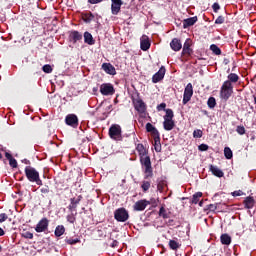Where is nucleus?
<instances>
[{
  "mask_svg": "<svg viewBox=\"0 0 256 256\" xmlns=\"http://www.w3.org/2000/svg\"><path fill=\"white\" fill-rule=\"evenodd\" d=\"M111 1H112V4H111L112 15H119L121 11V5H123V1L122 0H111Z\"/></svg>",
  "mask_w": 256,
  "mask_h": 256,
  "instance_id": "obj_14",
  "label": "nucleus"
},
{
  "mask_svg": "<svg viewBox=\"0 0 256 256\" xmlns=\"http://www.w3.org/2000/svg\"><path fill=\"white\" fill-rule=\"evenodd\" d=\"M193 137L194 139H201L203 137V131L201 129L194 130Z\"/></svg>",
  "mask_w": 256,
  "mask_h": 256,
  "instance_id": "obj_42",
  "label": "nucleus"
},
{
  "mask_svg": "<svg viewBox=\"0 0 256 256\" xmlns=\"http://www.w3.org/2000/svg\"><path fill=\"white\" fill-rule=\"evenodd\" d=\"M165 77V68L162 66L159 71L153 75L152 81L153 83H159Z\"/></svg>",
  "mask_w": 256,
  "mask_h": 256,
  "instance_id": "obj_18",
  "label": "nucleus"
},
{
  "mask_svg": "<svg viewBox=\"0 0 256 256\" xmlns=\"http://www.w3.org/2000/svg\"><path fill=\"white\" fill-rule=\"evenodd\" d=\"M114 219L118 221V223H125V221L129 220V211L124 207L116 209L114 211Z\"/></svg>",
  "mask_w": 256,
  "mask_h": 256,
  "instance_id": "obj_5",
  "label": "nucleus"
},
{
  "mask_svg": "<svg viewBox=\"0 0 256 256\" xmlns=\"http://www.w3.org/2000/svg\"><path fill=\"white\" fill-rule=\"evenodd\" d=\"M132 103L135 111H137L141 117H145V115H147V104H145L141 97L138 96L132 99Z\"/></svg>",
  "mask_w": 256,
  "mask_h": 256,
  "instance_id": "obj_3",
  "label": "nucleus"
},
{
  "mask_svg": "<svg viewBox=\"0 0 256 256\" xmlns=\"http://www.w3.org/2000/svg\"><path fill=\"white\" fill-rule=\"evenodd\" d=\"M50 192H51V190L49 189L48 185H46L45 187H42L40 189V193H42L43 197H47V195H49Z\"/></svg>",
  "mask_w": 256,
  "mask_h": 256,
  "instance_id": "obj_41",
  "label": "nucleus"
},
{
  "mask_svg": "<svg viewBox=\"0 0 256 256\" xmlns=\"http://www.w3.org/2000/svg\"><path fill=\"white\" fill-rule=\"evenodd\" d=\"M196 23H197V16L187 18L183 21V27H184V29H187V27H191Z\"/></svg>",
  "mask_w": 256,
  "mask_h": 256,
  "instance_id": "obj_25",
  "label": "nucleus"
},
{
  "mask_svg": "<svg viewBox=\"0 0 256 256\" xmlns=\"http://www.w3.org/2000/svg\"><path fill=\"white\" fill-rule=\"evenodd\" d=\"M108 135L110 139L114 141H122L123 135L121 134V129H109Z\"/></svg>",
  "mask_w": 256,
  "mask_h": 256,
  "instance_id": "obj_13",
  "label": "nucleus"
},
{
  "mask_svg": "<svg viewBox=\"0 0 256 256\" xmlns=\"http://www.w3.org/2000/svg\"><path fill=\"white\" fill-rule=\"evenodd\" d=\"M201 197H203V193L202 192H196L192 197V203L194 205H197V203H199V199H201Z\"/></svg>",
  "mask_w": 256,
  "mask_h": 256,
  "instance_id": "obj_32",
  "label": "nucleus"
},
{
  "mask_svg": "<svg viewBox=\"0 0 256 256\" xmlns=\"http://www.w3.org/2000/svg\"><path fill=\"white\" fill-rule=\"evenodd\" d=\"M111 247L115 248V247H119V241L117 240H113Z\"/></svg>",
  "mask_w": 256,
  "mask_h": 256,
  "instance_id": "obj_56",
  "label": "nucleus"
},
{
  "mask_svg": "<svg viewBox=\"0 0 256 256\" xmlns=\"http://www.w3.org/2000/svg\"><path fill=\"white\" fill-rule=\"evenodd\" d=\"M165 107H167V104L161 103L157 106V111H165Z\"/></svg>",
  "mask_w": 256,
  "mask_h": 256,
  "instance_id": "obj_52",
  "label": "nucleus"
},
{
  "mask_svg": "<svg viewBox=\"0 0 256 256\" xmlns=\"http://www.w3.org/2000/svg\"><path fill=\"white\" fill-rule=\"evenodd\" d=\"M23 237H24V239H33V233H31V232H25L24 234H23Z\"/></svg>",
  "mask_w": 256,
  "mask_h": 256,
  "instance_id": "obj_50",
  "label": "nucleus"
},
{
  "mask_svg": "<svg viewBox=\"0 0 256 256\" xmlns=\"http://www.w3.org/2000/svg\"><path fill=\"white\" fill-rule=\"evenodd\" d=\"M241 195H243V191H241V190H236V191L232 192L233 197H241Z\"/></svg>",
  "mask_w": 256,
  "mask_h": 256,
  "instance_id": "obj_51",
  "label": "nucleus"
},
{
  "mask_svg": "<svg viewBox=\"0 0 256 256\" xmlns=\"http://www.w3.org/2000/svg\"><path fill=\"white\" fill-rule=\"evenodd\" d=\"M70 41H73V43H77V41H81L83 39V35L79 33V31H71L69 35Z\"/></svg>",
  "mask_w": 256,
  "mask_h": 256,
  "instance_id": "obj_20",
  "label": "nucleus"
},
{
  "mask_svg": "<svg viewBox=\"0 0 256 256\" xmlns=\"http://www.w3.org/2000/svg\"><path fill=\"white\" fill-rule=\"evenodd\" d=\"M183 55H191L193 53V50H191V40L187 39L183 46Z\"/></svg>",
  "mask_w": 256,
  "mask_h": 256,
  "instance_id": "obj_23",
  "label": "nucleus"
},
{
  "mask_svg": "<svg viewBox=\"0 0 256 256\" xmlns=\"http://www.w3.org/2000/svg\"><path fill=\"white\" fill-rule=\"evenodd\" d=\"M142 191L144 193H147V190L151 188V182L149 181H143L141 185Z\"/></svg>",
  "mask_w": 256,
  "mask_h": 256,
  "instance_id": "obj_39",
  "label": "nucleus"
},
{
  "mask_svg": "<svg viewBox=\"0 0 256 256\" xmlns=\"http://www.w3.org/2000/svg\"><path fill=\"white\" fill-rule=\"evenodd\" d=\"M65 234V226L58 225L54 231L55 237H61V235Z\"/></svg>",
  "mask_w": 256,
  "mask_h": 256,
  "instance_id": "obj_29",
  "label": "nucleus"
},
{
  "mask_svg": "<svg viewBox=\"0 0 256 256\" xmlns=\"http://www.w3.org/2000/svg\"><path fill=\"white\" fill-rule=\"evenodd\" d=\"M138 127L142 128L145 127V129H153V125L147 121H145V118H140L138 120Z\"/></svg>",
  "mask_w": 256,
  "mask_h": 256,
  "instance_id": "obj_26",
  "label": "nucleus"
},
{
  "mask_svg": "<svg viewBox=\"0 0 256 256\" xmlns=\"http://www.w3.org/2000/svg\"><path fill=\"white\" fill-rule=\"evenodd\" d=\"M65 243H67V245H77V243H81V240L79 238H66Z\"/></svg>",
  "mask_w": 256,
  "mask_h": 256,
  "instance_id": "obj_34",
  "label": "nucleus"
},
{
  "mask_svg": "<svg viewBox=\"0 0 256 256\" xmlns=\"http://www.w3.org/2000/svg\"><path fill=\"white\" fill-rule=\"evenodd\" d=\"M191 97H193V84L188 83L184 89L183 104L187 105L191 101Z\"/></svg>",
  "mask_w": 256,
  "mask_h": 256,
  "instance_id": "obj_9",
  "label": "nucleus"
},
{
  "mask_svg": "<svg viewBox=\"0 0 256 256\" xmlns=\"http://www.w3.org/2000/svg\"><path fill=\"white\" fill-rule=\"evenodd\" d=\"M209 169L212 173V175H214L215 177H224L225 173L223 172V170L219 169L217 166H214L213 164H211L209 166Z\"/></svg>",
  "mask_w": 256,
  "mask_h": 256,
  "instance_id": "obj_19",
  "label": "nucleus"
},
{
  "mask_svg": "<svg viewBox=\"0 0 256 256\" xmlns=\"http://www.w3.org/2000/svg\"><path fill=\"white\" fill-rule=\"evenodd\" d=\"M100 93L102 95H114L115 94V88L113 87V84L111 83H104L100 86Z\"/></svg>",
  "mask_w": 256,
  "mask_h": 256,
  "instance_id": "obj_11",
  "label": "nucleus"
},
{
  "mask_svg": "<svg viewBox=\"0 0 256 256\" xmlns=\"http://www.w3.org/2000/svg\"><path fill=\"white\" fill-rule=\"evenodd\" d=\"M24 172L26 178L28 179V181H30V183H36V185H43V180H41V178L39 177V172L35 168L31 166H26Z\"/></svg>",
  "mask_w": 256,
  "mask_h": 256,
  "instance_id": "obj_2",
  "label": "nucleus"
},
{
  "mask_svg": "<svg viewBox=\"0 0 256 256\" xmlns=\"http://www.w3.org/2000/svg\"><path fill=\"white\" fill-rule=\"evenodd\" d=\"M170 47L173 51H181L183 45L181 44V40L174 38L170 43Z\"/></svg>",
  "mask_w": 256,
  "mask_h": 256,
  "instance_id": "obj_22",
  "label": "nucleus"
},
{
  "mask_svg": "<svg viewBox=\"0 0 256 256\" xmlns=\"http://www.w3.org/2000/svg\"><path fill=\"white\" fill-rule=\"evenodd\" d=\"M83 196L79 195L77 198H71L68 206L69 211H77V205L81 203Z\"/></svg>",
  "mask_w": 256,
  "mask_h": 256,
  "instance_id": "obj_16",
  "label": "nucleus"
},
{
  "mask_svg": "<svg viewBox=\"0 0 256 256\" xmlns=\"http://www.w3.org/2000/svg\"><path fill=\"white\" fill-rule=\"evenodd\" d=\"M199 207H203V201L199 202Z\"/></svg>",
  "mask_w": 256,
  "mask_h": 256,
  "instance_id": "obj_61",
  "label": "nucleus"
},
{
  "mask_svg": "<svg viewBox=\"0 0 256 256\" xmlns=\"http://www.w3.org/2000/svg\"><path fill=\"white\" fill-rule=\"evenodd\" d=\"M148 133H152L154 137V149L156 153H161V137H159V130L157 129H147Z\"/></svg>",
  "mask_w": 256,
  "mask_h": 256,
  "instance_id": "obj_8",
  "label": "nucleus"
},
{
  "mask_svg": "<svg viewBox=\"0 0 256 256\" xmlns=\"http://www.w3.org/2000/svg\"><path fill=\"white\" fill-rule=\"evenodd\" d=\"M158 215L163 219H169V214H167V210L163 206L160 208Z\"/></svg>",
  "mask_w": 256,
  "mask_h": 256,
  "instance_id": "obj_36",
  "label": "nucleus"
},
{
  "mask_svg": "<svg viewBox=\"0 0 256 256\" xmlns=\"http://www.w3.org/2000/svg\"><path fill=\"white\" fill-rule=\"evenodd\" d=\"M245 209H253L255 207V199L252 196H248L244 199Z\"/></svg>",
  "mask_w": 256,
  "mask_h": 256,
  "instance_id": "obj_21",
  "label": "nucleus"
},
{
  "mask_svg": "<svg viewBox=\"0 0 256 256\" xmlns=\"http://www.w3.org/2000/svg\"><path fill=\"white\" fill-rule=\"evenodd\" d=\"M84 43H87V45H95V40L93 39V35H91V33H84Z\"/></svg>",
  "mask_w": 256,
  "mask_h": 256,
  "instance_id": "obj_27",
  "label": "nucleus"
},
{
  "mask_svg": "<svg viewBox=\"0 0 256 256\" xmlns=\"http://www.w3.org/2000/svg\"><path fill=\"white\" fill-rule=\"evenodd\" d=\"M42 71L44 73H53V67H51L49 64H46L42 67Z\"/></svg>",
  "mask_w": 256,
  "mask_h": 256,
  "instance_id": "obj_45",
  "label": "nucleus"
},
{
  "mask_svg": "<svg viewBox=\"0 0 256 256\" xmlns=\"http://www.w3.org/2000/svg\"><path fill=\"white\" fill-rule=\"evenodd\" d=\"M9 165L12 167V169H17V160L15 158H12L9 160Z\"/></svg>",
  "mask_w": 256,
  "mask_h": 256,
  "instance_id": "obj_46",
  "label": "nucleus"
},
{
  "mask_svg": "<svg viewBox=\"0 0 256 256\" xmlns=\"http://www.w3.org/2000/svg\"><path fill=\"white\" fill-rule=\"evenodd\" d=\"M216 25H223V23H225V18L223 16H219L216 20H215Z\"/></svg>",
  "mask_w": 256,
  "mask_h": 256,
  "instance_id": "obj_47",
  "label": "nucleus"
},
{
  "mask_svg": "<svg viewBox=\"0 0 256 256\" xmlns=\"http://www.w3.org/2000/svg\"><path fill=\"white\" fill-rule=\"evenodd\" d=\"M3 235H5V230H3V228L0 227V237H3Z\"/></svg>",
  "mask_w": 256,
  "mask_h": 256,
  "instance_id": "obj_60",
  "label": "nucleus"
},
{
  "mask_svg": "<svg viewBox=\"0 0 256 256\" xmlns=\"http://www.w3.org/2000/svg\"><path fill=\"white\" fill-rule=\"evenodd\" d=\"M237 131V133H238V135H245V129H237L236 130Z\"/></svg>",
  "mask_w": 256,
  "mask_h": 256,
  "instance_id": "obj_57",
  "label": "nucleus"
},
{
  "mask_svg": "<svg viewBox=\"0 0 256 256\" xmlns=\"http://www.w3.org/2000/svg\"><path fill=\"white\" fill-rule=\"evenodd\" d=\"M49 229V219L42 218L35 227L36 233H45Z\"/></svg>",
  "mask_w": 256,
  "mask_h": 256,
  "instance_id": "obj_10",
  "label": "nucleus"
},
{
  "mask_svg": "<svg viewBox=\"0 0 256 256\" xmlns=\"http://www.w3.org/2000/svg\"><path fill=\"white\" fill-rule=\"evenodd\" d=\"M22 163H25V165H31V161L27 160V159H24L22 161Z\"/></svg>",
  "mask_w": 256,
  "mask_h": 256,
  "instance_id": "obj_59",
  "label": "nucleus"
},
{
  "mask_svg": "<svg viewBox=\"0 0 256 256\" xmlns=\"http://www.w3.org/2000/svg\"><path fill=\"white\" fill-rule=\"evenodd\" d=\"M207 103H208V107H210V109H213L215 107V105H217V101L213 97H210L208 99Z\"/></svg>",
  "mask_w": 256,
  "mask_h": 256,
  "instance_id": "obj_43",
  "label": "nucleus"
},
{
  "mask_svg": "<svg viewBox=\"0 0 256 256\" xmlns=\"http://www.w3.org/2000/svg\"><path fill=\"white\" fill-rule=\"evenodd\" d=\"M228 79L226 81H230V83H237V81H239V76L235 73H231L228 75Z\"/></svg>",
  "mask_w": 256,
  "mask_h": 256,
  "instance_id": "obj_37",
  "label": "nucleus"
},
{
  "mask_svg": "<svg viewBox=\"0 0 256 256\" xmlns=\"http://www.w3.org/2000/svg\"><path fill=\"white\" fill-rule=\"evenodd\" d=\"M140 47L142 51H149L151 47V42L149 41V37L147 35H143L140 39Z\"/></svg>",
  "mask_w": 256,
  "mask_h": 256,
  "instance_id": "obj_17",
  "label": "nucleus"
},
{
  "mask_svg": "<svg viewBox=\"0 0 256 256\" xmlns=\"http://www.w3.org/2000/svg\"><path fill=\"white\" fill-rule=\"evenodd\" d=\"M166 114L164 116V128L165 129H173L175 127V121H173V110L166 109Z\"/></svg>",
  "mask_w": 256,
  "mask_h": 256,
  "instance_id": "obj_7",
  "label": "nucleus"
},
{
  "mask_svg": "<svg viewBox=\"0 0 256 256\" xmlns=\"http://www.w3.org/2000/svg\"><path fill=\"white\" fill-rule=\"evenodd\" d=\"M220 241L222 245H231V236H229V234H222L220 236Z\"/></svg>",
  "mask_w": 256,
  "mask_h": 256,
  "instance_id": "obj_28",
  "label": "nucleus"
},
{
  "mask_svg": "<svg viewBox=\"0 0 256 256\" xmlns=\"http://www.w3.org/2000/svg\"><path fill=\"white\" fill-rule=\"evenodd\" d=\"M97 135H99V133L95 130H92V134H87L85 133V130L80 129V131L77 132V139L82 143H85V141H93Z\"/></svg>",
  "mask_w": 256,
  "mask_h": 256,
  "instance_id": "obj_6",
  "label": "nucleus"
},
{
  "mask_svg": "<svg viewBox=\"0 0 256 256\" xmlns=\"http://www.w3.org/2000/svg\"><path fill=\"white\" fill-rule=\"evenodd\" d=\"M168 223H169V225H171V223H173V220H169Z\"/></svg>",
  "mask_w": 256,
  "mask_h": 256,
  "instance_id": "obj_62",
  "label": "nucleus"
},
{
  "mask_svg": "<svg viewBox=\"0 0 256 256\" xmlns=\"http://www.w3.org/2000/svg\"><path fill=\"white\" fill-rule=\"evenodd\" d=\"M66 124L70 127H77L79 125V118L75 114H69L65 118Z\"/></svg>",
  "mask_w": 256,
  "mask_h": 256,
  "instance_id": "obj_12",
  "label": "nucleus"
},
{
  "mask_svg": "<svg viewBox=\"0 0 256 256\" xmlns=\"http://www.w3.org/2000/svg\"><path fill=\"white\" fill-rule=\"evenodd\" d=\"M170 249H172V251H177V249H179L181 247V244L179 242H177L176 240H170L168 243Z\"/></svg>",
  "mask_w": 256,
  "mask_h": 256,
  "instance_id": "obj_31",
  "label": "nucleus"
},
{
  "mask_svg": "<svg viewBox=\"0 0 256 256\" xmlns=\"http://www.w3.org/2000/svg\"><path fill=\"white\" fill-rule=\"evenodd\" d=\"M198 149H199V151H208L209 150V145H207V144H200L198 146Z\"/></svg>",
  "mask_w": 256,
  "mask_h": 256,
  "instance_id": "obj_48",
  "label": "nucleus"
},
{
  "mask_svg": "<svg viewBox=\"0 0 256 256\" xmlns=\"http://www.w3.org/2000/svg\"><path fill=\"white\" fill-rule=\"evenodd\" d=\"M224 157L227 159H233V151L229 147L224 148Z\"/></svg>",
  "mask_w": 256,
  "mask_h": 256,
  "instance_id": "obj_35",
  "label": "nucleus"
},
{
  "mask_svg": "<svg viewBox=\"0 0 256 256\" xmlns=\"http://www.w3.org/2000/svg\"><path fill=\"white\" fill-rule=\"evenodd\" d=\"M5 157H6V159H8V161L13 159V155H11V153H9V152L5 153Z\"/></svg>",
  "mask_w": 256,
  "mask_h": 256,
  "instance_id": "obj_55",
  "label": "nucleus"
},
{
  "mask_svg": "<svg viewBox=\"0 0 256 256\" xmlns=\"http://www.w3.org/2000/svg\"><path fill=\"white\" fill-rule=\"evenodd\" d=\"M102 69H103V71H105V73H108V75H115V73H116L115 67H113V65H111L109 63H104L102 65Z\"/></svg>",
  "mask_w": 256,
  "mask_h": 256,
  "instance_id": "obj_24",
  "label": "nucleus"
},
{
  "mask_svg": "<svg viewBox=\"0 0 256 256\" xmlns=\"http://www.w3.org/2000/svg\"><path fill=\"white\" fill-rule=\"evenodd\" d=\"M151 205V202L144 200H139L134 204V211H145L147 209V206Z\"/></svg>",
  "mask_w": 256,
  "mask_h": 256,
  "instance_id": "obj_15",
  "label": "nucleus"
},
{
  "mask_svg": "<svg viewBox=\"0 0 256 256\" xmlns=\"http://www.w3.org/2000/svg\"><path fill=\"white\" fill-rule=\"evenodd\" d=\"M9 219V216L5 213L0 214V223H5V220Z\"/></svg>",
  "mask_w": 256,
  "mask_h": 256,
  "instance_id": "obj_49",
  "label": "nucleus"
},
{
  "mask_svg": "<svg viewBox=\"0 0 256 256\" xmlns=\"http://www.w3.org/2000/svg\"><path fill=\"white\" fill-rule=\"evenodd\" d=\"M136 151L140 157V163L144 169V179L153 177V166L151 165V157L147 154V148L143 144H137Z\"/></svg>",
  "mask_w": 256,
  "mask_h": 256,
  "instance_id": "obj_1",
  "label": "nucleus"
},
{
  "mask_svg": "<svg viewBox=\"0 0 256 256\" xmlns=\"http://www.w3.org/2000/svg\"><path fill=\"white\" fill-rule=\"evenodd\" d=\"M210 49L212 50V52L214 53V55H221V49L219 48V46L212 44L210 46Z\"/></svg>",
  "mask_w": 256,
  "mask_h": 256,
  "instance_id": "obj_40",
  "label": "nucleus"
},
{
  "mask_svg": "<svg viewBox=\"0 0 256 256\" xmlns=\"http://www.w3.org/2000/svg\"><path fill=\"white\" fill-rule=\"evenodd\" d=\"M206 211H211L212 213H215V211H217V203L207 205Z\"/></svg>",
  "mask_w": 256,
  "mask_h": 256,
  "instance_id": "obj_44",
  "label": "nucleus"
},
{
  "mask_svg": "<svg viewBox=\"0 0 256 256\" xmlns=\"http://www.w3.org/2000/svg\"><path fill=\"white\" fill-rule=\"evenodd\" d=\"M221 7L219 6L218 3H214L213 6H212V9L215 13H217V11H219Z\"/></svg>",
  "mask_w": 256,
  "mask_h": 256,
  "instance_id": "obj_53",
  "label": "nucleus"
},
{
  "mask_svg": "<svg viewBox=\"0 0 256 256\" xmlns=\"http://www.w3.org/2000/svg\"><path fill=\"white\" fill-rule=\"evenodd\" d=\"M233 95V84L231 81H225L220 89V97L227 101Z\"/></svg>",
  "mask_w": 256,
  "mask_h": 256,
  "instance_id": "obj_4",
  "label": "nucleus"
},
{
  "mask_svg": "<svg viewBox=\"0 0 256 256\" xmlns=\"http://www.w3.org/2000/svg\"><path fill=\"white\" fill-rule=\"evenodd\" d=\"M217 211H219V213H227L229 206L225 203H217Z\"/></svg>",
  "mask_w": 256,
  "mask_h": 256,
  "instance_id": "obj_30",
  "label": "nucleus"
},
{
  "mask_svg": "<svg viewBox=\"0 0 256 256\" xmlns=\"http://www.w3.org/2000/svg\"><path fill=\"white\" fill-rule=\"evenodd\" d=\"M0 159H3V154H1V152H0Z\"/></svg>",
  "mask_w": 256,
  "mask_h": 256,
  "instance_id": "obj_64",
  "label": "nucleus"
},
{
  "mask_svg": "<svg viewBox=\"0 0 256 256\" xmlns=\"http://www.w3.org/2000/svg\"><path fill=\"white\" fill-rule=\"evenodd\" d=\"M165 187H167V183L165 182V180H161L157 184V191L163 193V191H165Z\"/></svg>",
  "mask_w": 256,
  "mask_h": 256,
  "instance_id": "obj_33",
  "label": "nucleus"
},
{
  "mask_svg": "<svg viewBox=\"0 0 256 256\" xmlns=\"http://www.w3.org/2000/svg\"><path fill=\"white\" fill-rule=\"evenodd\" d=\"M77 213L73 214H69L67 215L66 219L68 221V223H71L72 225L75 224V222L77 221V217H76Z\"/></svg>",
  "mask_w": 256,
  "mask_h": 256,
  "instance_id": "obj_38",
  "label": "nucleus"
},
{
  "mask_svg": "<svg viewBox=\"0 0 256 256\" xmlns=\"http://www.w3.org/2000/svg\"><path fill=\"white\" fill-rule=\"evenodd\" d=\"M101 1L103 0H88V2L91 3V5H97V3H101Z\"/></svg>",
  "mask_w": 256,
  "mask_h": 256,
  "instance_id": "obj_54",
  "label": "nucleus"
},
{
  "mask_svg": "<svg viewBox=\"0 0 256 256\" xmlns=\"http://www.w3.org/2000/svg\"><path fill=\"white\" fill-rule=\"evenodd\" d=\"M1 251H3V247L0 245V253H1Z\"/></svg>",
  "mask_w": 256,
  "mask_h": 256,
  "instance_id": "obj_63",
  "label": "nucleus"
},
{
  "mask_svg": "<svg viewBox=\"0 0 256 256\" xmlns=\"http://www.w3.org/2000/svg\"><path fill=\"white\" fill-rule=\"evenodd\" d=\"M110 129H121V126L119 124H113Z\"/></svg>",
  "mask_w": 256,
  "mask_h": 256,
  "instance_id": "obj_58",
  "label": "nucleus"
}]
</instances>
